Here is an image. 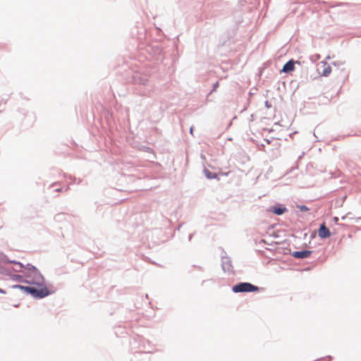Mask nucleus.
<instances>
[{
	"label": "nucleus",
	"instance_id": "obj_1",
	"mask_svg": "<svg viewBox=\"0 0 361 361\" xmlns=\"http://www.w3.org/2000/svg\"><path fill=\"white\" fill-rule=\"evenodd\" d=\"M13 288H18L23 290L27 294L31 295L34 298L42 299L51 294L47 287L37 288L32 286H24L22 285H14Z\"/></svg>",
	"mask_w": 361,
	"mask_h": 361
},
{
	"label": "nucleus",
	"instance_id": "obj_2",
	"mask_svg": "<svg viewBox=\"0 0 361 361\" xmlns=\"http://www.w3.org/2000/svg\"><path fill=\"white\" fill-rule=\"evenodd\" d=\"M25 277L27 278L25 281V283L36 285L39 287L38 288L47 287L44 283V276L37 269L30 274H25Z\"/></svg>",
	"mask_w": 361,
	"mask_h": 361
},
{
	"label": "nucleus",
	"instance_id": "obj_3",
	"mask_svg": "<svg viewBox=\"0 0 361 361\" xmlns=\"http://www.w3.org/2000/svg\"><path fill=\"white\" fill-rule=\"evenodd\" d=\"M259 290L258 286L248 282H240L232 287V291L235 293L257 292Z\"/></svg>",
	"mask_w": 361,
	"mask_h": 361
},
{
	"label": "nucleus",
	"instance_id": "obj_4",
	"mask_svg": "<svg viewBox=\"0 0 361 361\" xmlns=\"http://www.w3.org/2000/svg\"><path fill=\"white\" fill-rule=\"evenodd\" d=\"M221 268L223 271L228 275L234 274V269L232 264V260L228 256H227V254L224 250H222V252L221 254Z\"/></svg>",
	"mask_w": 361,
	"mask_h": 361
},
{
	"label": "nucleus",
	"instance_id": "obj_5",
	"mask_svg": "<svg viewBox=\"0 0 361 361\" xmlns=\"http://www.w3.org/2000/svg\"><path fill=\"white\" fill-rule=\"evenodd\" d=\"M312 252L307 250H303L300 251H294L291 253V255L296 259H306L309 257Z\"/></svg>",
	"mask_w": 361,
	"mask_h": 361
},
{
	"label": "nucleus",
	"instance_id": "obj_6",
	"mask_svg": "<svg viewBox=\"0 0 361 361\" xmlns=\"http://www.w3.org/2000/svg\"><path fill=\"white\" fill-rule=\"evenodd\" d=\"M268 211L269 212H271V213L275 214L276 215H281V214H284L287 211V209L285 207H283L281 205H279V206L271 207L268 209Z\"/></svg>",
	"mask_w": 361,
	"mask_h": 361
},
{
	"label": "nucleus",
	"instance_id": "obj_7",
	"mask_svg": "<svg viewBox=\"0 0 361 361\" xmlns=\"http://www.w3.org/2000/svg\"><path fill=\"white\" fill-rule=\"evenodd\" d=\"M24 269V271H23V272L24 273V275L25 276V274H30L31 272H32L34 270H35L37 268L32 265L31 264H27L26 265H23V267L22 268H20L18 269H14L15 271H21V269Z\"/></svg>",
	"mask_w": 361,
	"mask_h": 361
},
{
	"label": "nucleus",
	"instance_id": "obj_8",
	"mask_svg": "<svg viewBox=\"0 0 361 361\" xmlns=\"http://www.w3.org/2000/svg\"><path fill=\"white\" fill-rule=\"evenodd\" d=\"M318 235L321 238H326L331 235L329 227H319Z\"/></svg>",
	"mask_w": 361,
	"mask_h": 361
},
{
	"label": "nucleus",
	"instance_id": "obj_9",
	"mask_svg": "<svg viewBox=\"0 0 361 361\" xmlns=\"http://www.w3.org/2000/svg\"><path fill=\"white\" fill-rule=\"evenodd\" d=\"M6 262L11 263V264H16L18 265V267H20V268L23 267V264L21 262H16L15 260H8L6 255H4L2 252H0V263H6Z\"/></svg>",
	"mask_w": 361,
	"mask_h": 361
},
{
	"label": "nucleus",
	"instance_id": "obj_10",
	"mask_svg": "<svg viewBox=\"0 0 361 361\" xmlns=\"http://www.w3.org/2000/svg\"><path fill=\"white\" fill-rule=\"evenodd\" d=\"M307 235V232L305 231V229L302 230H298L295 231L292 237L295 239L299 240H305Z\"/></svg>",
	"mask_w": 361,
	"mask_h": 361
},
{
	"label": "nucleus",
	"instance_id": "obj_11",
	"mask_svg": "<svg viewBox=\"0 0 361 361\" xmlns=\"http://www.w3.org/2000/svg\"><path fill=\"white\" fill-rule=\"evenodd\" d=\"M139 341L140 342V348L145 353H151V350L147 348L149 345V341L144 339L143 338H139Z\"/></svg>",
	"mask_w": 361,
	"mask_h": 361
},
{
	"label": "nucleus",
	"instance_id": "obj_12",
	"mask_svg": "<svg viewBox=\"0 0 361 361\" xmlns=\"http://www.w3.org/2000/svg\"><path fill=\"white\" fill-rule=\"evenodd\" d=\"M295 68L294 62L290 60L288 61L283 67L282 71L288 73L293 71Z\"/></svg>",
	"mask_w": 361,
	"mask_h": 361
},
{
	"label": "nucleus",
	"instance_id": "obj_13",
	"mask_svg": "<svg viewBox=\"0 0 361 361\" xmlns=\"http://www.w3.org/2000/svg\"><path fill=\"white\" fill-rule=\"evenodd\" d=\"M274 226L269 227L267 234L269 237H273L274 238H279L280 237L279 234L274 231Z\"/></svg>",
	"mask_w": 361,
	"mask_h": 361
},
{
	"label": "nucleus",
	"instance_id": "obj_14",
	"mask_svg": "<svg viewBox=\"0 0 361 361\" xmlns=\"http://www.w3.org/2000/svg\"><path fill=\"white\" fill-rule=\"evenodd\" d=\"M331 72V68L326 65V63L324 65V69L322 71V73H321L323 76H328Z\"/></svg>",
	"mask_w": 361,
	"mask_h": 361
},
{
	"label": "nucleus",
	"instance_id": "obj_15",
	"mask_svg": "<svg viewBox=\"0 0 361 361\" xmlns=\"http://www.w3.org/2000/svg\"><path fill=\"white\" fill-rule=\"evenodd\" d=\"M12 279L14 281H18V282H21V283H25V281L26 280V279H23V276L19 275V274L13 275Z\"/></svg>",
	"mask_w": 361,
	"mask_h": 361
},
{
	"label": "nucleus",
	"instance_id": "obj_16",
	"mask_svg": "<svg viewBox=\"0 0 361 361\" xmlns=\"http://www.w3.org/2000/svg\"><path fill=\"white\" fill-rule=\"evenodd\" d=\"M204 174L208 178H214L216 177V175H212V173L207 169L204 171Z\"/></svg>",
	"mask_w": 361,
	"mask_h": 361
},
{
	"label": "nucleus",
	"instance_id": "obj_17",
	"mask_svg": "<svg viewBox=\"0 0 361 361\" xmlns=\"http://www.w3.org/2000/svg\"><path fill=\"white\" fill-rule=\"evenodd\" d=\"M218 87H219V82H216L214 85V87H213V91H215Z\"/></svg>",
	"mask_w": 361,
	"mask_h": 361
},
{
	"label": "nucleus",
	"instance_id": "obj_18",
	"mask_svg": "<svg viewBox=\"0 0 361 361\" xmlns=\"http://www.w3.org/2000/svg\"><path fill=\"white\" fill-rule=\"evenodd\" d=\"M193 233H189L188 234V241H190L191 238H192V236Z\"/></svg>",
	"mask_w": 361,
	"mask_h": 361
},
{
	"label": "nucleus",
	"instance_id": "obj_19",
	"mask_svg": "<svg viewBox=\"0 0 361 361\" xmlns=\"http://www.w3.org/2000/svg\"><path fill=\"white\" fill-rule=\"evenodd\" d=\"M0 293L6 294V290H5L0 288Z\"/></svg>",
	"mask_w": 361,
	"mask_h": 361
},
{
	"label": "nucleus",
	"instance_id": "obj_20",
	"mask_svg": "<svg viewBox=\"0 0 361 361\" xmlns=\"http://www.w3.org/2000/svg\"><path fill=\"white\" fill-rule=\"evenodd\" d=\"M182 228L183 227L178 226V227H177L176 231L180 233L181 231L180 230H181Z\"/></svg>",
	"mask_w": 361,
	"mask_h": 361
},
{
	"label": "nucleus",
	"instance_id": "obj_21",
	"mask_svg": "<svg viewBox=\"0 0 361 361\" xmlns=\"http://www.w3.org/2000/svg\"><path fill=\"white\" fill-rule=\"evenodd\" d=\"M271 243L279 244V243H280V241H274V240H272V241L270 243V244H271Z\"/></svg>",
	"mask_w": 361,
	"mask_h": 361
},
{
	"label": "nucleus",
	"instance_id": "obj_22",
	"mask_svg": "<svg viewBox=\"0 0 361 361\" xmlns=\"http://www.w3.org/2000/svg\"><path fill=\"white\" fill-rule=\"evenodd\" d=\"M301 210H307V208L305 206L301 207Z\"/></svg>",
	"mask_w": 361,
	"mask_h": 361
},
{
	"label": "nucleus",
	"instance_id": "obj_23",
	"mask_svg": "<svg viewBox=\"0 0 361 361\" xmlns=\"http://www.w3.org/2000/svg\"><path fill=\"white\" fill-rule=\"evenodd\" d=\"M262 242H263V243H268L267 242V240H265V239H263V240H262Z\"/></svg>",
	"mask_w": 361,
	"mask_h": 361
}]
</instances>
